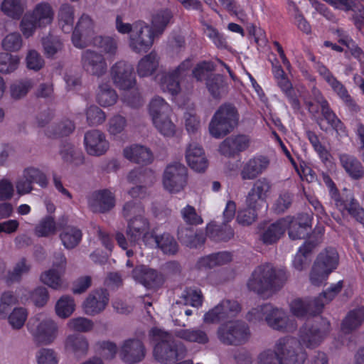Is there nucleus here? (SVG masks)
<instances>
[{
  "mask_svg": "<svg viewBox=\"0 0 364 364\" xmlns=\"http://www.w3.org/2000/svg\"><path fill=\"white\" fill-rule=\"evenodd\" d=\"M177 235L180 242L189 248L201 247L206 240V235L203 231L194 232L192 228L180 227Z\"/></svg>",
  "mask_w": 364,
  "mask_h": 364,
  "instance_id": "29",
  "label": "nucleus"
},
{
  "mask_svg": "<svg viewBox=\"0 0 364 364\" xmlns=\"http://www.w3.org/2000/svg\"><path fill=\"white\" fill-rule=\"evenodd\" d=\"M205 33L218 49H228L229 47L226 36L211 25H206Z\"/></svg>",
  "mask_w": 364,
  "mask_h": 364,
  "instance_id": "50",
  "label": "nucleus"
},
{
  "mask_svg": "<svg viewBox=\"0 0 364 364\" xmlns=\"http://www.w3.org/2000/svg\"><path fill=\"white\" fill-rule=\"evenodd\" d=\"M109 302V294L107 289H100L90 293L83 303L86 314L94 316L102 311Z\"/></svg>",
  "mask_w": 364,
  "mask_h": 364,
  "instance_id": "22",
  "label": "nucleus"
},
{
  "mask_svg": "<svg viewBox=\"0 0 364 364\" xmlns=\"http://www.w3.org/2000/svg\"><path fill=\"white\" fill-rule=\"evenodd\" d=\"M324 307L321 298L313 300L296 299L290 304V309L296 317L310 316L299 330V337H284L275 344V350H267L258 357V364H304L307 353L304 346L309 348L318 346L331 329L328 320L319 315Z\"/></svg>",
  "mask_w": 364,
  "mask_h": 364,
  "instance_id": "1",
  "label": "nucleus"
},
{
  "mask_svg": "<svg viewBox=\"0 0 364 364\" xmlns=\"http://www.w3.org/2000/svg\"><path fill=\"white\" fill-rule=\"evenodd\" d=\"M269 159L262 155H257L250 159L242 166L240 172L243 180H253L262 174L269 166Z\"/></svg>",
  "mask_w": 364,
  "mask_h": 364,
  "instance_id": "23",
  "label": "nucleus"
},
{
  "mask_svg": "<svg viewBox=\"0 0 364 364\" xmlns=\"http://www.w3.org/2000/svg\"><path fill=\"white\" fill-rule=\"evenodd\" d=\"M364 324V306L350 309L343 318L341 330L345 334H350L359 329Z\"/></svg>",
  "mask_w": 364,
  "mask_h": 364,
  "instance_id": "25",
  "label": "nucleus"
},
{
  "mask_svg": "<svg viewBox=\"0 0 364 364\" xmlns=\"http://www.w3.org/2000/svg\"><path fill=\"white\" fill-rule=\"evenodd\" d=\"M68 217L62 216L58 220V230H61L60 239L67 249L71 250L77 246L82 240V232L80 228L67 225Z\"/></svg>",
  "mask_w": 364,
  "mask_h": 364,
  "instance_id": "17",
  "label": "nucleus"
},
{
  "mask_svg": "<svg viewBox=\"0 0 364 364\" xmlns=\"http://www.w3.org/2000/svg\"><path fill=\"white\" fill-rule=\"evenodd\" d=\"M186 159L190 168L195 171L203 172L208 167V160L203 149L198 144H189L186 149Z\"/></svg>",
  "mask_w": 364,
  "mask_h": 364,
  "instance_id": "24",
  "label": "nucleus"
},
{
  "mask_svg": "<svg viewBox=\"0 0 364 364\" xmlns=\"http://www.w3.org/2000/svg\"><path fill=\"white\" fill-rule=\"evenodd\" d=\"M94 23L87 14H82L78 20L72 34V42L75 47L83 48L93 38Z\"/></svg>",
  "mask_w": 364,
  "mask_h": 364,
  "instance_id": "14",
  "label": "nucleus"
},
{
  "mask_svg": "<svg viewBox=\"0 0 364 364\" xmlns=\"http://www.w3.org/2000/svg\"><path fill=\"white\" fill-rule=\"evenodd\" d=\"M66 350L73 353L76 357L85 355L88 350V342L85 337L80 334L68 336L65 342Z\"/></svg>",
  "mask_w": 364,
  "mask_h": 364,
  "instance_id": "36",
  "label": "nucleus"
},
{
  "mask_svg": "<svg viewBox=\"0 0 364 364\" xmlns=\"http://www.w3.org/2000/svg\"><path fill=\"white\" fill-rule=\"evenodd\" d=\"M74 299L69 296H63L59 299L55 305V312L60 318L69 317L75 310Z\"/></svg>",
  "mask_w": 364,
  "mask_h": 364,
  "instance_id": "52",
  "label": "nucleus"
},
{
  "mask_svg": "<svg viewBox=\"0 0 364 364\" xmlns=\"http://www.w3.org/2000/svg\"><path fill=\"white\" fill-rule=\"evenodd\" d=\"M19 64V58L9 53H0V72L10 73L16 70Z\"/></svg>",
  "mask_w": 364,
  "mask_h": 364,
  "instance_id": "55",
  "label": "nucleus"
},
{
  "mask_svg": "<svg viewBox=\"0 0 364 364\" xmlns=\"http://www.w3.org/2000/svg\"><path fill=\"white\" fill-rule=\"evenodd\" d=\"M293 194L288 191H284L280 193L279 196L273 205L274 212L277 214L284 213L291 206L293 201Z\"/></svg>",
  "mask_w": 364,
  "mask_h": 364,
  "instance_id": "59",
  "label": "nucleus"
},
{
  "mask_svg": "<svg viewBox=\"0 0 364 364\" xmlns=\"http://www.w3.org/2000/svg\"><path fill=\"white\" fill-rule=\"evenodd\" d=\"M149 112L154 125L164 136H173L176 126L170 119L172 112L170 105L160 97L153 98L149 106Z\"/></svg>",
  "mask_w": 364,
  "mask_h": 364,
  "instance_id": "9",
  "label": "nucleus"
},
{
  "mask_svg": "<svg viewBox=\"0 0 364 364\" xmlns=\"http://www.w3.org/2000/svg\"><path fill=\"white\" fill-rule=\"evenodd\" d=\"M321 77L331 86L333 92L338 95L345 105L347 106L350 111L356 112L360 110L359 106L350 95L346 87L333 75L330 70L323 73Z\"/></svg>",
  "mask_w": 364,
  "mask_h": 364,
  "instance_id": "19",
  "label": "nucleus"
},
{
  "mask_svg": "<svg viewBox=\"0 0 364 364\" xmlns=\"http://www.w3.org/2000/svg\"><path fill=\"white\" fill-rule=\"evenodd\" d=\"M18 302V299L11 291H5L1 296L0 318H6L11 306Z\"/></svg>",
  "mask_w": 364,
  "mask_h": 364,
  "instance_id": "61",
  "label": "nucleus"
},
{
  "mask_svg": "<svg viewBox=\"0 0 364 364\" xmlns=\"http://www.w3.org/2000/svg\"><path fill=\"white\" fill-rule=\"evenodd\" d=\"M287 279L283 269H277L269 264L257 266L247 282L250 291L259 295L272 294L280 290Z\"/></svg>",
  "mask_w": 364,
  "mask_h": 364,
  "instance_id": "3",
  "label": "nucleus"
},
{
  "mask_svg": "<svg viewBox=\"0 0 364 364\" xmlns=\"http://www.w3.org/2000/svg\"><path fill=\"white\" fill-rule=\"evenodd\" d=\"M176 337L188 342L206 344L209 341L207 333L198 328L179 329L176 331Z\"/></svg>",
  "mask_w": 364,
  "mask_h": 364,
  "instance_id": "40",
  "label": "nucleus"
},
{
  "mask_svg": "<svg viewBox=\"0 0 364 364\" xmlns=\"http://www.w3.org/2000/svg\"><path fill=\"white\" fill-rule=\"evenodd\" d=\"M146 349L144 343L139 339L129 338L124 341L119 350V357L127 364L141 362L145 357Z\"/></svg>",
  "mask_w": 364,
  "mask_h": 364,
  "instance_id": "15",
  "label": "nucleus"
},
{
  "mask_svg": "<svg viewBox=\"0 0 364 364\" xmlns=\"http://www.w3.org/2000/svg\"><path fill=\"white\" fill-rule=\"evenodd\" d=\"M270 188L271 184L267 178H262L257 180L248 193L246 203H250V205L255 203L257 205H259V203H265L267 193Z\"/></svg>",
  "mask_w": 364,
  "mask_h": 364,
  "instance_id": "32",
  "label": "nucleus"
},
{
  "mask_svg": "<svg viewBox=\"0 0 364 364\" xmlns=\"http://www.w3.org/2000/svg\"><path fill=\"white\" fill-rule=\"evenodd\" d=\"M124 156L136 164L146 165L153 161V154L151 150L144 146L134 144L127 147L123 151Z\"/></svg>",
  "mask_w": 364,
  "mask_h": 364,
  "instance_id": "30",
  "label": "nucleus"
},
{
  "mask_svg": "<svg viewBox=\"0 0 364 364\" xmlns=\"http://www.w3.org/2000/svg\"><path fill=\"white\" fill-rule=\"evenodd\" d=\"M318 102L320 105L321 114L323 119L326 120L331 127L338 134H345L346 127L344 124L331 109L328 102L322 97L320 100H318Z\"/></svg>",
  "mask_w": 364,
  "mask_h": 364,
  "instance_id": "34",
  "label": "nucleus"
},
{
  "mask_svg": "<svg viewBox=\"0 0 364 364\" xmlns=\"http://www.w3.org/2000/svg\"><path fill=\"white\" fill-rule=\"evenodd\" d=\"M24 178H28L31 182L39 185L41 188L47 187L48 184V178L44 173L38 168L28 167L23 171Z\"/></svg>",
  "mask_w": 364,
  "mask_h": 364,
  "instance_id": "56",
  "label": "nucleus"
},
{
  "mask_svg": "<svg viewBox=\"0 0 364 364\" xmlns=\"http://www.w3.org/2000/svg\"><path fill=\"white\" fill-rule=\"evenodd\" d=\"M144 210L141 203L136 200L127 202L124 205L122 210L123 216L128 221L130 218L142 216V213H144Z\"/></svg>",
  "mask_w": 364,
  "mask_h": 364,
  "instance_id": "57",
  "label": "nucleus"
},
{
  "mask_svg": "<svg viewBox=\"0 0 364 364\" xmlns=\"http://www.w3.org/2000/svg\"><path fill=\"white\" fill-rule=\"evenodd\" d=\"M339 161L341 167L350 178L360 180L364 177V166L355 156L341 154L339 155Z\"/></svg>",
  "mask_w": 364,
  "mask_h": 364,
  "instance_id": "28",
  "label": "nucleus"
},
{
  "mask_svg": "<svg viewBox=\"0 0 364 364\" xmlns=\"http://www.w3.org/2000/svg\"><path fill=\"white\" fill-rule=\"evenodd\" d=\"M60 154L63 161L66 163L78 165L82 164L84 161L82 153L75 149L74 145L67 141V140L62 143Z\"/></svg>",
  "mask_w": 364,
  "mask_h": 364,
  "instance_id": "39",
  "label": "nucleus"
},
{
  "mask_svg": "<svg viewBox=\"0 0 364 364\" xmlns=\"http://www.w3.org/2000/svg\"><path fill=\"white\" fill-rule=\"evenodd\" d=\"M188 171L186 167L178 162L166 166L163 177L164 188L170 193H178L187 183Z\"/></svg>",
  "mask_w": 364,
  "mask_h": 364,
  "instance_id": "11",
  "label": "nucleus"
},
{
  "mask_svg": "<svg viewBox=\"0 0 364 364\" xmlns=\"http://www.w3.org/2000/svg\"><path fill=\"white\" fill-rule=\"evenodd\" d=\"M42 26L50 24L53 18V11L48 3L38 4L30 14Z\"/></svg>",
  "mask_w": 364,
  "mask_h": 364,
  "instance_id": "42",
  "label": "nucleus"
},
{
  "mask_svg": "<svg viewBox=\"0 0 364 364\" xmlns=\"http://www.w3.org/2000/svg\"><path fill=\"white\" fill-rule=\"evenodd\" d=\"M132 277L147 289L158 288L164 283V277L161 273L144 265L134 268Z\"/></svg>",
  "mask_w": 364,
  "mask_h": 364,
  "instance_id": "16",
  "label": "nucleus"
},
{
  "mask_svg": "<svg viewBox=\"0 0 364 364\" xmlns=\"http://www.w3.org/2000/svg\"><path fill=\"white\" fill-rule=\"evenodd\" d=\"M74 129V123L69 119H64L55 127H48L46 134L49 138H60L68 136Z\"/></svg>",
  "mask_w": 364,
  "mask_h": 364,
  "instance_id": "46",
  "label": "nucleus"
},
{
  "mask_svg": "<svg viewBox=\"0 0 364 364\" xmlns=\"http://www.w3.org/2000/svg\"><path fill=\"white\" fill-rule=\"evenodd\" d=\"M93 201L91 204L94 211L106 213L115 205V198L107 189L100 190L93 193Z\"/></svg>",
  "mask_w": 364,
  "mask_h": 364,
  "instance_id": "33",
  "label": "nucleus"
},
{
  "mask_svg": "<svg viewBox=\"0 0 364 364\" xmlns=\"http://www.w3.org/2000/svg\"><path fill=\"white\" fill-rule=\"evenodd\" d=\"M33 82L26 79L16 82L11 85V95L14 99H19L25 96L32 88Z\"/></svg>",
  "mask_w": 364,
  "mask_h": 364,
  "instance_id": "60",
  "label": "nucleus"
},
{
  "mask_svg": "<svg viewBox=\"0 0 364 364\" xmlns=\"http://www.w3.org/2000/svg\"><path fill=\"white\" fill-rule=\"evenodd\" d=\"M247 207L243 210L238 211L237 215V221L239 224L242 225H251L257 217V205H250L247 203Z\"/></svg>",
  "mask_w": 364,
  "mask_h": 364,
  "instance_id": "54",
  "label": "nucleus"
},
{
  "mask_svg": "<svg viewBox=\"0 0 364 364\" xmlns=\"http://www.w3.org/2000/svg\"><path fill=\"white\" fill-rule=\"evenodd\" d=\"M206 237L215 242H228L235 235L232 228L228 223L223 222L218 224L211 221L206 225Z\"/></svg>",
  "mask_w": 364,
  "mask_h": 364,
  "instance_id": "26",
  "label": "nucleus"
},
{
  "mask_svg": "<svg viewBox=\"0 0 364 364\" xmlns=\"http://www.w3.org/2000/svg\"><path fill=\"white\" fill-rule=\"evenodd\" d=\"M87 121L90 126L102 124L106 118L105 112L98 107L92 105L86 111Z\"/></svg>",
  "mask_w": 364,
  "mask_h": 364,
  "instance_id": "64",
  "label": "nucleus"
},
{
  "mask_svg": "<svg viewBox=\"0 0 364 364\" xmlns=\"http://www.w3.org/2000/svg\"><path fill=\"white\" fill-rule=\"evenodd\" d=\"M305 134L314 151L318 154L320 159L323 162L328 161L330 154L325 146L321 143L318 136L314 132L311 130L306 131Z\"/></svg>",
  "mask_w": 364,
  "mask_h": 364,
  "instance_id": "53",
  "label": "nucleus"
},
{
  "mask_svg": "<svg viewBox=\"0 0 364 364\" xmlns=\"http://www.w3.org/2000/svg\"><path fill=\"white\" fill-rule=\"evenodd\" d=\"M278 86L288 100L291 108L298 111L301 108L300 101L287 75L276 80Z\"/></svg>",
  "mask_w": 364,
  "mask_h": 364,
  "instance_id": "38",
  "label": "nucleus"
},
{
  "mask_svg": "<svg viewBox=\"0 0 364 364\" xmlns=\"http://www.w3.org/2000/svg\"><path fill=\"white\" fill-rule=\"evenodd\" d=\"M110 73L114 84L120 90H129L136 85L134 68L125 61L117 62Z\"/></svg>",
  "mask_w": 364,
  "mask_h": 364,
  "instance_id": "13",
  "label": "nucleus"
},
{
  "mask_svg": "<svg viewBox=\"0 0 364 364\" xmlns=\"http://www.w3.org/2000/svg\"><path fill=\"white\" fill-rule=\"evenodd\" d=\"M148 219L143 216L130 218L128 221L127 235L132 243L142 242L145 245H152L154 230H149Z\"/></svg>",
  "mask_w": 364,
  "mask_h": 364,
  "instance_id": "12",
  "label": "nucleus"
},
{
  "mask_svg": "<svg viewBox=\"0 0 364 364\" xmlns=\"http://www.w3.org/2000/svg\"><path fill=\"white\" fill-rule=\"evenodd\" d=\"M171 18V12L164 9L153 16L151 26L142 21L134 22V28L136 33L131 36V49L136 53L148 52L154 43V38L163 33Z\"/></svg>",
  "mask_w": 364,
  "mask_h": 364,
  "instance_id": "2",
  "label": "nucleus"
},
{
  "mask_svg": "<svg viewBox=\"0 0 364 364\" xmlns=\"http://www.w3.org/2000/svg\"><path fill=\"white\" fill-rule=\"evenodd\" d=\"M150 336L158 341L154 348V355L159 362L175 363L184 358L186 348L181 343L176 341L168 333L154 327L151 329Z\"/></svg>",
  "mask_w": 364,
  "mask_h": 364,
  "instance_id": "5",
  "label": "nucleus"
},
{
  "mask_svg": "<svg viewBox=\"0 0 364 364\" xmlns=\"http://www.w3.org/2000/svg\"><path fill=\"white\" fill-rule=\"evenodd\" d=\"M81 61L84 70L93 75L101 76L107 70L104 56L95 51L89 49L84 51Z\"/></svg>",
  "mask_w": 364,
  "mask_h": 364,
  "instance_id": "20",
  "label": "nucleus"
},
{
  "mask_svg": "<svg viewBox=\"0 0 364 364\" xmlns=\"http://www.w3.org/2000/svg\"><path fill=\"white\" fill-rule=\"evenodd\" d=\"M159 66L157 53L151 51L142 58L137 65V73L140 77L151 75Z\"/></svg>",
  "mask_w": 364,
  "mask_h": 364,
  "instance_id": "37",
  "label": "nucleus"
},
{
  "mask_svg": "<svg viewBox=\"0 0 364 364\" xmlns=\"http://www.w3.org/2000/svg\"><path fill=\"white\" fill-rule=\"evenodd\" d=\"M59 24L65 33H69L73 28L74 9L68 4H62L58 12Z\"/></svg>",
  "mask_w": 364,
  "mask_h": 364,
  "instance_id": "45",
  "label": "nucleus"
},
{
  "mask_svg": "<svg viewBox=\"0 0 364 364\" xmlns=\"http://www.w3.org/2000/svg\"><path fill=\"white\" fill-rule=\"evenodd\" d=\"M57 331L56 323L50 319H46L38 323L33 334L38 344L48 345L55 339Z\"/></svg>",
  "mask_w": 364,
  "mask_h": 364,
  "instance_id": "27",
  "label": "nucleus"
},
{
  "mask_svg": "<svg viewBox=\"0 0 364 364\" xmlns=\"http://www.w3.org/2000/svg\"><path fill=\"white\" fill-rule=\"evenodd\" d=\"M339 255L337 250L331 247L325 248L317 256L311 271L310 281L314 286H321L326 282L329 274L338 267Z\"/></svg>",
  "mask_w": 364,
  "mask_h": 364,
  "instance_id": "8",
  "label": "nucleus"
},
{
  "mask_svg": "<svg viewBox=\"0 0 364 364\" xmlns=\"http://www.w3.org/2000/svg\"><path fill=\"white\" fill-rule=\"evenodd\" d=\"M219 341L228 346H240L245 343L250 336L249 326L242 321H230L222 323L218 328Z\"/></svg>",
  "mask_w": 364,
  "mask_h": 364,
  "instance_id": "10",
  "label": "nucleus"
},
{
  "mask_svg": "<svg viewBox=\"0 0 364 364\" xmlns=\"http://www.w3.org/2000/svg\"><path fill=\"white\" fill-rule=\"evenodd\" d=\"M153 235L152 245L156 244V247L164 255H175L178 252V244L170 233L164 232L158 235L154 231Z\"/></svg>",
  "mask_w": 364,
  "mask_h": 364,
  "instance_id": "35",
  "label": "nucleus"
},
{
  "mask_svg": "<svg viewBox=\"0 0 364 364\" xmlns=\"http://www.w3.org/2000/svg\"><path fill=\"white\" fill-rule=\"evenodd\" d=\"M205 85L211 96L215 99H218L220 97L221 90L225 85L224 77L220 74L210 75L208 77Z\"/></svg>",
  "mask_w": 364,
  "mask_h": 364,
  "instance_id": "51",
  "label": "nucleus"
},
{
  "mask_svg": "<svg viewBox=\"0 0 364 364\" xmlns=\"http://www.w3.org/2000/svg\"><path fill=\"white\" fill-rule=\"evenodd\" d=\"M84 143L90 155L101 156L109 149V142L106 140L105 134L97 129L85 133Z\"/></svg>",
  "mask_w": 364,
  "mask_h": 364,
  "instance_id": "18",
  "label": "nucleus"
},
{
  "mask_svg": "<svg viewBox=\"0 0 364 364\" xmlns=\"http://www.w3.org/2000/svg\"><path fill=\"white\" fill-rule=\"evenodd\" d=\"M246 318L250 322L265 321L270 328L282 332H293L297 328L294 318H289L282 309L274 307L269 303L252 309Z\"/></svg>",
  "mask_w": 364,
  "mask_h": 364,
  "instance_id": "4",
  "label": "nucleus"
},
{
  "mask_svg": "<svg viewBox=\"0 0 364 364\" xmlns=\"http://www.w3.org/2000/svg\"><path fill=\"white\" fill-rule=\"evenodd\" d=\"M100 91L97 95V100L102 107H109L117 102L118 95L116 91L109 84L102 83L99 86Z\"/></svg>",
  "mask_w": 364,
  "mask_h": 364,
  "instance_id": "44",
  "label": "nucleus"
},
{
  "mask_svg": "<svg viewBox=\"0 0 364 364\" xmlns=\"http://www.w3.org/2000/svg\"><path fill=\"white\" fill-rule=\"evenodd\" d=\"M58 229V222L56 223L51 215L42 218L34 228L35 235L38 237H47L54 235Z\"/></svg>",
  "mask_w": 364,
  "mask_h": 364,
  "instance_id": "41",
  "label": "nucleus"
},
{
  "mask_svg": "<svg viewBox=\"0 0 364 364\" xmlns=\"http://www.w3.org/2000/svg\"><path fill=\"white\" fill-rule=\"evenodd\" d=\"M182 218L186 224L190 225H198L203 223V220L200 215H199L196 208L190 205H187L181 211Z\"/></svg>",
  "mask_w": 364,
  "mask_h": 364,
  "instance_id": "63",
  "label": "nucleus"
},
{
  "mask_svg": "<svg viewBox=\"0 0 364 364\" xmlns=\"http://www.w3.org/2000/svg\"><path fill=\"white\" fill-rule=\"evenodd\" d=\"M180 76L173 71L165 73L161 78V87L164 92H167L174 96L181 90Z\"/></svg>",
  "mask_w": 364,
  "mask_h": 364,
  "instance_id": "43",
  "label": "nucleus"
},
{
  "mask_svg": "<svg viewBox=\"0 0 364 364\" xmlns=\"http://www.w3.org/2000/svg\"><path fill=\"white\" fill-rule=\"evenodd\" d=\"M288 220L280 218L272 223L260 235V240L265 245L276 243L284 234L287 228Z\"/></svg>",
  "mask_w": 364,
  "mask_h": 364,
  "instance_id": "31",
  "label": "nucleus"
},
{
  "mask_svg": "<svg viewBox=\"0 0 364 364\" xmlns=\"http://www.w3.org/2000/svg\"><path fill=\"white\" fill-rule=\"evenodd\" d=\"M1 9L4 14L14 19H19L24 11L21 0H4Z\"/></svg>",
  "mask_w": 364,
  "mask_h": 364,
  "instance_id": "49",
  "label": "nucleus"
},
{
  "mask_svg": "<svg viewBox=\"0 0 364 364\" xmlns=\"http://www.w3.org/2000/svg\"><path fill=\"white\" fill-rule=\"evenodd\" d=\"M323 181L336 208L341 212L346 211L357 221L363 223L364 220V208L360 206L359 202L355 198L353 192L346 188H344L340 192L336 183L328 174L323 175Z\"/></svg>",
  "mask_w": 364,
  "mask_h": 364,
  "instance_id": "6",
  "label": "nucleus"
},
{
  "mask_svg": "<svg viewBox=\"0 0 364 364\" xmlns=\"http://www.w3.org/2000/svg\"><path fill=\"white\" fill-rule=\"evenodd\" d=\"M93 43L97 45L104 52L109 54H114L117 49V41L109 36L93 38Z\"/></svg>",
  "mask_w": 364,
  "mask_h": 364,
  "instance_id": "62",
  "label": "nucleus"
},
{
  "mask_svg": "<svg viewBox=\"0 0 364 364\" xmlns=\"http://www.w3.org/2000/svg\"><path fill=\"white\" fill-rule=\"evenodd\" d=\"M215 69V65L210 60H202L196 64L192 70V75L197 82L207 81L208 77Z\"/></svg>",
  "mask_w": 364,
  "mask_h": 364,
  "instance_id": "47",
  "label": "nucleus"
},
{
  "mask_svg": "<svg viewBox=\"0 0 364 364\" xmlns=\"http://www.w3.org/2000/svg\"><path fill=\"white\" fill-rule=\"evenodd\" d=\"M250 145V139L245 134L227 137L219 146L220 153L226 157H234L246 150Z\"/></svg>",
  "mask_w": 364,
  "mask_h": 364,
  "instance_id": "21",
  "label": "nucleus"
},
{
  "mask_svg": "<svg viewBox=\"0 0 364 364\" xmlns=\"http://www.w3.org/2000/svg\"><path fill=\"white\" fill-rule=\"evenodd\" d=\"M44 53L47 58H53L63 47L60 37L49 33L42 39Z\"/></svg>",
  "mask_w": 364,
  "mask_h": 364,
  "instance_id": "48",
  "label": "nucleus"
},
{
  "mask_svg": "<svg viewBox=\"0 0 364 364\" xmlns=\"http://www.w3.org/2000/svg\"><path fill=\"white\" fill-rule=\"evenodd\" d=\"M239 114L232 104L225 103L215 112L209 124L210 134L215 138H222L237 125Z\"/></svg>",
  "mask_w": 364,
  "mask_h": 364,
  "instance_id": "7",
  "label": "nucleus"
},
{
  "mask_svg": "<svg viewBox=\"0 0 364 364\" xmlns=\"http://www.w3.org/2000/svg\"><path fill=\"white\" fill-rule=\"evenodd\" d=\"M28 313L22 307L15 308L8 317L9 323L13 328L20 329L26 321Z\"/></svg>",
  "mask_w": 364,
  "mask_h": 364,
  "instance_id": "58",
  "label": "nucleus"
}]
</instances>
